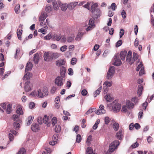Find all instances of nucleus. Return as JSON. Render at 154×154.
Wrapping results in <instances>:
<instances>
[{"label":"nucleus","mask_w":154,"mask_h":154,"mask_svg":"<svg viewBox=\"0 0 154 154\" xmlns=\"http://www.w3.org/2000/svg\"><path fill=\"white\" fill-rule=\"evenodd\" d=\"M94 18H91L90 19L89 22V25L91 26L94 27V23L95 22V20Z\"/></svg>","instance_id":"nucleus-35"},{"label":"nucleus","mask_w":154,"mask_h":154,"mask_svg":"<svg viewBox=\"0 0 154 154\" xmlns=\"http://www.w3.org/2000/svg\"><path fill=\"white\" fill-rule=\"evenodd\" d=\"M143 65L142 64V62H140V64L138 65V66L136 68V70L137 71H138L139 70H140L141 68H144L143 66Z\"/></svg>","instance_id":"nucleus-54"},{"label":"nucleus","mask_w":154,"mask_h":154,"mask_svg":"<svg viewBox=\"0 0 154 154\" xmlns=\"http://www.w3.org/2000/svg\"><path fill=\"white\" fill-rule=\"evenodd\" d=\"M78 2H74L70 3L68 4V8L70 10L73 9L77 6Z\"/></svg>","instance_id":"nucleus-13"},{"label":"nucleus","mask_w":154,"mask_h":154,"mask_svg":"<svg viewBox=\"0 0 154 154\" xmlns=\"http://www.w3.org/2000/svg\"><path fill=\"white\" fill-rule=\"evenodd\" d=\"M47 14L44 12H42L41 13V15L39 17V21H44L47 17Z\"/></svg>","instance_id":"nucleus-14"},{"label":"nucleus","mask_w":154,"mask_h":154,"mask_svg":"<svg viewBox=\"0 0 154 154\" xmlns=\"http://www.w3.org/2000/svg\"><path fill=\"white\" fill-rule=\"evenodd\" d=\"M111 8L113 11H115L116 8V6L115 3H112L111 6Z\"/></svg>","instance_id":"nucleus-62"},{"label":"nucleus","mask_w":154,"mask_h":154,"mask_svg":"<svg viewBox=\"0 0 154 154\" xmlns=\"http://www.w3.org/2000/svg\"><path fill=\"white\" fill-rule=\"evenodd\" d=\"M98 6L97 4H94L92 5L91 7V12H94L97 9V8Z\"/></svg>","instance_id":"nucleus-33"},{"label":"nucleus","mask_w":154,"mask_h":154,"mask_svg":"<svg viewBox=\"0 0 154 154\" xmlns=\"http://www.w3.org/2000/svg\"><path fill=\"white\" fill-rule=\"evenodd\" d=\"M32 74L30 72H27L23 77L24 82V89L26 92H28L31 90L33 85L30 82V78L31 77Z\"/></svg>","instance_id":"nucleus-1"},{"label":"nucleus","mask_w":154,"mask_h":154,"mask_svg":"<svg viewBox=\"0 0 154 154\" xmlns=\"http://www.w3.org/2000/svg\"><path fill=\"white\" fill-rule=\"evenodd\" d=\"M110 121V119L108 116H106L104 118V122L105 124L107 125H108Z\"/></svg>","instance_id":"nucleus-44"},{"label":"nucleus","mask_w":154,"mask_h":154,"mask_svg":"<svg viewBox=\"0 0 154 154\" xmlns=\"http://www.w3.org/2000/svg\"><path fill=\"white\" fill-rule=\"evenodd\" d=\"M14 128L16 129H19L20 127V124L19 123L14 122Z\"/></svg>","instance_id":"nucleus-60"},{"label":"nucleus","mask_w":154,"mask_h":154,"mask_svg":"<svg viewBox=\"0 0 154 154\" xmlns=\"http://www.w3.org/2000/svg\"><path fill=\"white\" fill-rule=\"evenodd\" d=\"M122 43V40H119L116 43V47H118L120 46H121Z\"/></svg>","instance_id":"nucleus-58"},{"label":"nucleus","mask_w":154,"mask_h":154,"mask_svg":"<svg viewBox=\"0 0 154 154\" xmlns=\"http://www.w3.org/2000/svg\"><path fill=\"white\" fill-rule=\"evenodd\" d=\"M32 67V63L29 62L27 63L26 66L25 72L29 71L31 70Z\"/></svg>","instance_id":"nucleus-18"},{"label":"nucleus","mask_w":154,"mask_h":154,"mask_svg":"<svg viewBox=\"0 0 154 154\" xmlns=\"http://www.w3.org/2000/svg\"><path fill=\"white\" fill-rule=\"evenodd\" d=\"M86 151L88 154H95V153L93 152L92 148L91 147H88Z\"/></svg>","instance_id":"nucleus-40"},{"label":"nucleus","mask_w":154,"mask_h":154,"mask_svg":"<svg viewBox=\"0 0 154 154\" xmlns=\"http://www.w3.org/2000/svg\"><path fill=\"white\" fill-rule=\"evenodd\" d=\"M40 25L41 26L44 28L45 29H47L48 28V26L45 22H42L40 23Z\"/></svg>","instance_id":"nucleus-51"},{"label":"nucleus","mask_w":154,"mask_h":154,"mask_svg":"<svg viewBox=\"0 0 154 154\" xmlns=\"http://www.w3.org/2000/svg\"><path fill=\"white\" fill-rule=\"evenodd\" d=\"M48 94V91L47 88L44 87L42 90L39 89L37 92L35 91H33L31 93L30 95L34 97H38L39 98H42L44 96H47Z\"/></svg>","instance_id":"nucleus-2"},{"label":"nucleus","mask_w":154,"mask_h":154,"mask_svg":"<svg viewBox=\"0 0 154 154\" xmlns=\"http://www.w3.org/2000/svg\"><path fill=\"white\" fill-rule=\"evenodd\" d=\"M126 105L129 109L133 108L134 106V104L129 100H127L126 101Z\"/></svg>","instance_id":"nucleus-21"},{"label":"nucleus","mask_w":154,"mask_h":154,"mask_svg":"<svg viewBox=\"0 0 154 154\" xmlns=\"http://www.w3.org/2000/svg\"><path fill=\"white\" fill-rule=\"evenodd\" d=\"M55 131L56 132H59L61 131V127L60 125H56L55 127Z\"/></svg>","instance_id":"nucleus-49"},{"label":"nucleus","mask_w":154,"mask_h":154,"mask_svg":"<svg viewBox=\"0 0 154 154\" xmlns=\"http://www.w3.org/2000/svg\"><path fill=\"white\" fill-rule=\"evenodd\" d=\"M52 8L51 5H47L45 8V11L48 13H50L52 10Z\"/></svg>","instance_id":"nucleus-38"},{"label":"nucleus","mask_w":154,"mask_h":154,"mask_svg":"<svg viewBox=\"0 0 154 154\" xmlns=\"http://www.w3.org/2000/svg\"><path fill=\"white\" fill-rule=\"evenodd\" d=\"M100 122L99 119H97L94 125L93 126L92 128L94 130H96L98 127V124Z\"/></svg>","instance_id":"nucleus-36"},{"label":"nucleus","mask_w":154,"mask_h":154,"mask_svg":"<svg viewBox=\"0 0 154 154\" xmlns=\"http://www.w3.org/2000/svg\"><path fill=\"white\" fill-rule=\"evenodd\" d=\"M58 4L63 11H65L67 9V8H68V5L67 4H63L59 0L58 1Z\"/></svg>","instance_id":"nucleus-11"},{"label":"nucleus","mask_w":154,"mask_h":154,"mask_svg":"<svg viewBox=\"0 0 154 154\" xmlns=\"http://www.w3.org/2000/svg\"><path fill=\"white\" fill-rule=\"evenodd\" d=\"M23 30L22 29H18L17 30V33L18 38L20 40H22V38L21 35L22 34Z\"/></svg>","instance_id":"nucleus-26"},{"label":"nucleus","mask_w":154,"mask_h":154,"mask_svg":"<svg viewBox=\"0 0 154 154\" xmlns=\"http://www.w3.org/2000/svg\"><path fill=\"white\" fill-rule=\"evenodd\" d=\"M131 55L132 52L131 51H129L126 55V61L131 65L133 64L134 63V60H133Z\"/></svg>","instance_id":"nucleus-7"},{"label":"nucleus","mask_w":154,"mask_h":154,"mask_svg":"<svg viewBox=\"0 0 154 154\" xmlns=\"http://www.w3.org/2000/svg\"><path fill=\"white\" fill-rule=\"evenodd\" d=\"M138 56L137 54L134 52H133V60H134V61L135 60H137V59L138 58Z\"/></svg>","instance_id":"nucleus-50"},{"label":"nucleus","mask_w":154,"mask_h":154,"mask_svg":"<svg viewBox=\"0 0 154 154\" xmlns=\"http://www.w3.org/2000/svg\"><path fill=\"white\" fill-rule=\"evenodd\" d=\"M33 119L34 117L33 116H29L28 118V121L26 123V125H30L31 124Z\"/></svg>","instance_id":"nucleus-34"},{"label":"nucleus","mask_w":154,"mask_h":154,"mask_svg":"<svg viewBox=\"0 0 154 154\" xmlns=\"http://www.w3.org/2000/svg\"><path fill=\"white\" fill-rule=\"evenodd\" d=\"M67 48V46L66 45L63 46L60 48V50L62 52L65 51Z\"/></svg>","instance_id":"nucleus-56"},{"label":"nucleus","mask_w":154,"mask_h":154,"mask_svg":"<svg viewBox=\"0 0 154 154\" xmlns=\"http://www.w3.org/2000/svg\"><path fill=\"white\" fill-rule=\"evenodd\" d=\"M52 5L53 8L55 10H57L58 8V1H54V2L52 3Z\"/></svg>","instance_id":"nucleus-31"},{"label":"nucleus","mask_w":154,"mask_h":154,"mask_svg":"<svg viewBox=\"0 0 154 154\" xmlns=\"http://www.w3.org/2000/svg\"><path fill=\"white\" fill-rule=\"evenodd\" d=\"M92 140V136L91 135H89L86 140V144L88 146H89L91 144Z\"/></svg>","instance_id":"nucleus-25"},{"label":"nucleus","mask_w":154,"mask_h":154,"mask_svg":"<svg viewBox=\"0 0 154 154\" xmlns=\"http://www.w3.org/2000/svg\"><path fill=\"white\" fill-rule=\"evenodd\" d=\"M26 153L25 150L24 148H22L19 150L18 154H25Z\"/></svg>","instance_id":"nucleus-53"},{"label":"nucleus","mask_w":154,"mask_h":154,"mask_svg":"<svg viewBox=\"0 0 154 154\" xmlns=\"http://www.w3.org/2000/svg\"><path fill=\"white\" fill-rule=\"evenodd\" d=\"M63 78L61 76H57L55 79V83L58 86H61L63 85Z\"/></svg>","instance_id":"nucleus-9"},{"label":"nucleus","mask_w":154,"mask_h":154,"mask_svg":"<svg viewBox=\"0 0 154 154\" xmlns=\"http://www.w3.org/2000/svg\"><path fill=\"white\" fill-rule=\"evenodd\" d=\"M84 33V32H79L75 38V40L78 41L80 40Z\"/></svg>","instance_id":"nucleus-28"},{"label":"nucleus","mask_w":154,"mask_h":154,"mask_svg":"<svg viewBox=\"0 0 154 154\" xmlns=\"http://www.w3.org/2000/svg\"><path fill=\"white\" fill-rule=\"evenodd\" d=\"M124 30L123 29H121L120 30L119 34H120V38H121L124 35Z\"/></svg>","instance_id":"nucleus-59"},{"label":"nucleus","mask_w":154,"mask_h":154,"mask_svg":"<svg viewBox=\"0 0 154 154\" xmlns=\"http://www.w3.org/2000/svg\"><path fill=\"white\" fill-rule=\"evenodd\" d=\"M53 39H56L57 41H59L61 38V37L60 35H58L55 34L53 36Z\"/></svg>","instance_id":"nucleus-37"},{"label":"nucleus","mask_w":154,"mask_h":154,"mask_svg":"<svg viewBox=\"0 0 154 154\" xmlns=\"http://www.w3.org/2000/svg\"><path fill=\"white\" fill-rule=\"evenodd\" d=\"M49 117L46 115L44 116L43 118V122L47 124V126L49 127L50 125V122L49 121Z\"/></svg>","instance_id":"nucleus-15"},{"label":"nucleus","mask_w":154,"mask_h":154,"mask_svg":"<svg viewBox=\"0 0 154 154\" xmlns=\"http://www.w3.org/2000/svg\"><path fill=\"white\" fill-rule=\"evenodd\" d=\"M106 112V111L105 109L104 106L102 105H100L99 109L96 112V114L97 115H100L102 114H104Z\"/></svg>","instance_id":"nucleus-8"},{"label":"nucleus","mask_w":154,"mask_h":154,"mask_svg":"<svg viewBox=\"0 0 154 154\" xmlns=\"http://www.w3.org/2000/svg\"><path fill=\"white\" fill-rule=\"evenodd\" d=\"M7 112L8 114L10 113L12 111V106L10 104H8L7 107Z\"/></svg>","instance_id":"nucleus-32"},{"label":"nucleus","mask_w":154,"mask_h":154,"mask_svg":"<svg viewBox=\"0 0 154 154\" xmlns=\"http://www.w3.org/2000/svg\"><path fill=\"white\" fill-rule=\"evenodd\" d=\"M107 107H112V109L114 112H119L121 107V105L116 100H115L110 104H107Z\"/></svg>","instance_id":"nucleus-3"},{"label":"nucleus","mask_w":154,"mask_h":154,"mask_svg":"<svg viewBox=\"0 0 154 154\" xmlns=\"http://www.w3.org/2000/svg\"><path fill=\"white\" fill-rule=\"evenodd\" d=\"M132 101L135 103H137L138 102V99L137 97H135L132 99Z\"/></svg>","instance_id":"nucleus-63"},{"label":"nucleus","mask_w":154,"mask_h":154,"mask_svg":"<svg viewBox=\"0 0 154 154\" xmlns=\"http://www.w3.org/2000/svg\"><path fill=\"white\" fill-rule=\"evenodd\" d=\"M77 61V59L75 58H73L71 61V64L72 65H74L76 64Z\"/></svg>","instance_id":"nucleus-55"},{"label":"nucleus","mask_w":154,"mask_h":154,"mask_svg":"<svg viewBox=\"0 0 154 154\" xmlns=\"http://www.w3.org/2000/svg\"><path fill=\"white\" fill-rule=\"evenodd\" d=\"M20 8V5L18 4H17L16 5V6L15 7V9H14L15 12L16 14H18L20 12V11H19L20 10V9H19Z\"/></svg>","instance_id":"nucleus-45"},{"label":"nucleus","mask_w":154,"mask_h":154,"mask_svg":"<svg viewBox=\"0 0 154 154\" xmlns=\"http://www.w3.org/2000/svg\"><path fill=\"white\" fill-rule=\"evenodd\" d=\"M82 140L81 136L80 135L78 134L76 136V141L77 143H79Z\"/></svg>","instance_id":"nucleus-46"},{"label":"nucleus","mask_w":154,"mask_h":154,"mask_svg":"<svg viewBox=\"0 0 154 154\" xmlns=\"http://www.w3.org/2000/svg\"><path fill=\"white\" fill-rule=\"evenodd\" d=\"M119 144V141L117 140H115L109 146V152H113L115 149L117 148Z\"/></svg>","instance_id":"nucleus-4"},{"label":"nucleus","mask_w":154,"mask_h":154,"mask_svg":"<svg viewBox=\"0 0 154 154\" xmlns=\"http://www.w3.org/2000/svg\"><path fill=\"white\" fill-rule=\"evenodd\" d=\"M115 68L114 66H112L110 67L106 76L107 79H110L112 78L115 73Z\"/></svg>","instance_id":"nucleus-5"},{"label":"nucleus","mask_w":154,"mask_h":154,"mask_svg":"<svg viewBox=\"0 0 154 154\" xmlns=\"http://www.w3.org/2000/svg\"><path fill=\"white\" fill-rule=\"evenodd\" d=\"M126 54L127 51H122L120 53V56L122 60H123L125 59Z\"/></svg>","instance_id":"nucleus-27"},{"label":"nucleus","mask_w":154,"mask_h":154,"mask_svg":"<svg viewBox=\"0 0 154 154\" xmlns=\"http://www.w3.org/2000/svg\"><path fill=\"white\" fill-rule=\"evenodd\" d=\"M20 115L18 114H14L13 116V118L14 121H18L19 120Z\"/></svg>","instance_id":"nucleus-48"},{"label":"nucleus","mask_w":154,"mask_h":154,"mask_svg":"<svg viewBox=\"0 0 154 154\" xmlns=\"http://www.w3.org/2000/svg\"><path fill=\"white\" fill-rule=\"evenodd\" d=\"M16 112L17 114H18L19 115H22L23 114V112L21 108L19 107L16 110Z\"/></svg>","instance_id":"nucleus-43"},{"label":"nucleus","mask_w":154,"mask_h":154,"mask_svg":"<svg viewBox=\"0 0 154 154\" xmlns=\"http://www.w3.org/2000/svg\"><path fill=\"white\" fill-rule=\"evenodd\" d=\"M106 86L107 87H110L112 85V82L111 81H106L104 83Z\"/></svg>","instance_id":"nucleus-47"},{"label":"nucleus","mask_w":154,"mask_h":154,"mask_svg":"<svg viewBox=\"0 0 154 154\" xmlns=\"http://www.w3.org/2000/svg\"><path fill=\"white\" fill-rule=\"evenodd\" d=\"M39 59V54L38 53H36L34 54L33 57V60L35 63H38Z\"/></svg>","instance_id":"nucleus-19"},{"label":"nucleus","mask_w":154,"mask_h":154,"mask_svg":"<svg viewBox=\"0 0 154 154\" xmlns=\"http://www.w3.org/2000/svg\"><path fill=\"white\" fill-rule=\"evenodd\" d=\"M143 89V86L141 85H139L138 88L137 94L138 96L140 97L142 94V92Z\"/></svg>","instance_id":"nucleus-22"},{"label":"nucleus","mask_w":154,"mask_h":154,"mask_svg":"<svg viewBox=\"0 0 154 154\" xmlns=\"http://www.w3.org/2000/svg\"><path fill=\"white\" fill-rule=\"evenodd\" d=\"M35 106L34 103L32 102H30L29 104V108L31 109L33 108Z\"/></svg>","instance_id":"nucleus-64"},{"label":"nucleus","mask_w":154,"mask_h":154,"mask_svg":"<svg viewBox=\"0 0 154 154\" xmlns=\"http://www.w3.org/2000/svg\"><path fill=\"white\" fill-rule=\"evenodd\" d=\"M68 72L69 75H73V71L71 68H69L68 69Z\"/></svg>","instance_id":"nucleus-61"},{"label":"nucleus","mask_w":154,"mask_h":154,"mask_svg":"<svg viewBox=\"0 0 154 154\" xmlns=\"http://www.w3.org/2000/svg\"><path fill=\"white\" fill-rule=\"evenodd\" d=\"M145 72V71L144 70V68H142L140 70L139 73V75L140 76H141L143 74H144Z\"/></svg>","instance_id":"nucleus-57"},{"label":"nucleus","mask_w":154,"mask_h":154,"mask_svg":"<svg viewBox=\"0 0 154 154\" xmlns=\"http://www.w3.org/2000/svg\"><path fill=\"white\" fill-rule=\"evenodd\" d=\"M31 129L33 131L36 132L39 129V125L37 124H33L32 125Z\"/></svg>","instance_id":"nucleus-20"},{"label":"nucleus","mask_w":154,"mask_h":154,"mask_svg":"<svg viewBox=\"0 0 154 154\" xmlns=\"http://www.w3.org/2000/svg\"><path fill=\"white\" fill-rule=\"evenodd\" d=\"M66 61L64 60L60 59L57 60L56 61V65L57 66H60L62 65H65Z\"/></svg>","instance_id":"nucleus-16"},{"label":"nucleus","mask_w":154,"mask_h":154,"mask_svg":"<svg viewBox=\"0 0 154 154\" xmlns=\"http://www.w3.org/2000/svg\"><path fill=\"white\" fill-rule=\"evenodd\" d=\"M52 60L54 59H55L58 57L60 55V54L58 53H52L51 52Z\"/></svg>","instance_id":"nucleus-23"},{"label":"nucleus","mask_w":154,"mask_h":154,"mask_svg":"<svg viewBox=\"0 0 154 154\" xmlns=\"http://www.w3.org/2000/svg\"><path fill=\"white\" fill-rule=\"evenodd\" d=\"M114 59L115 61L114 62L113 64L116 66H119L122 64V62L119 58V56H116L115 57Z\"/></svg>","instance_id":"nucleus-12"},{"label":"nucleus","mask_w":154,"mask_h":154,"mask_svg":"<svg viewBox=\"0 0 154 154\" xmlns=\"http://www.w3.org/2000/svg\"><path fill=\"white\" fill-rule=\"evenodd\" d=\"M44 60L45 61L48 62L52 60L51 52H45L43 55Z\"/></svg>","instance_id":"nucleus-6"},{"label":"nucleus","mask_w":154,"mask_h":154,"mask_svg":"<svg viewBox=\"0 0 154 154\" xmlns=\"http://www.w3.org/2000/svg\"><path fill=\"white\" fill-rule=\"evenodd\" d=\"M102 87H100L98 89L96 90L94 93V97H96L97 95H98L100 94V92L101 91Z\"/></svg>","instance_id":"nucleus-30"},{"label":"nucleus","mask_w":154,"mask_h":154,"mask_svg":"<svg viewBox=\"0 0 154 154\" xmlns=\"http://www.w3.org/2000/svg\"><path fill=\"white\" fill-rule=\"evenodd\" d=\"M52 38V34L50 33L44 37V39L45 40H50Z\"/></svg>","instance_id":"nucleus-42"},{"label":"nucleus","mask_w":154,"mask_h":154,"mask_svg":"<svg viewBox=\"0 0 154 154\" xmlns=\"http://www.w3.org/2000/svg\"><path fill=\"white\" fill-rule=\"evenodd\" d=\"M95 110L94 108H91L88 110L85 114V116L89 114H91L92 112H94Z\"/></svg>","instance_id":"nucleus-41"},{"label":"nucleus","mask_w":154,"mask_h":154,"mask_svg":"<svg viewBox=\"0 0 154 154\" xmlns=\"http://www.w3.org/2000/svg\"><path fill=\"white\" fill-rule=\"evenodd\" d=\"M119 125L118 123L115 122L113 124V128L115 131H118L119 129Z\"/></svg>","instance_id":"nucleus-39"},{"label":"nucleus","mask_w":154,"mask_h":154,"mask_svg":"<svg viewBox=\"0 0 154 154\" xmlns=\"http://www.w3.org/2000/svg\"><path fill=\"white\" fill-rule=\"evenodd\" d=\"M101 15V12L99 8H97L94 12V14L92 15L93 17L94 18L97 19Z\"/></svg>","instance_id":"nucleus-10"},{"label":"nucleus","mask_w":154,"mask_h":154,"mask_svg":"<svg viewBox=\"0 0 154 154\" xmlns=\"http://www.w3.org/2000/svg\"><path fill=\"white\" fill-rule=\"evenodd\" d=\"M105 99L107 102H111L113 99L112 97L110 94H106L104 97Z\"/></svg>","instance_id":"nucleus-24"},{"label":"nucleus","mask_w":154,"mask_h":154,"mask_svg":"<svg viewBox=\"0 0 154 154\" xmlns=\"http://www.w3.org/2000/svg\"><path fill=\"white\" fill-rule=\"evenodd\" d=\"M65 72L66 70H65V69L63 67L62 69H61L60 70V76H61V77H62V78H64L65 75Z\"/></svg>","instance_id":"nucleus-29"},{"label":"nucleus","mask_w":154,"mask_h":154,"mask_svg":"<svg viewBox=\"0 0 154 154\" xmlns=\"http://www.w3.org/2000/svg\"><path fill=\"white\" fill-rule=\"evenodd\" d=\"M52 125L54 126L57 122V120L56 118L53 117L51 119Z\"/></svg>","instance_id":"nucleus-52"},{"label":"nucleus","mask_w":154,"mask_h":154,"mask_svg":"<svg viewBox=\"0 0 154 154\" xmlns=\"http://www.w3.org/2000/svg\"><path fill=\"white\" fill-rule=\"evenodd\" d=\"M116 137L119 140H121L122 137L123 136V134L122 130L121 129L119 130L116 134Z\"/></svg>","instance_id":"nucleus-17"}]
</instances>
